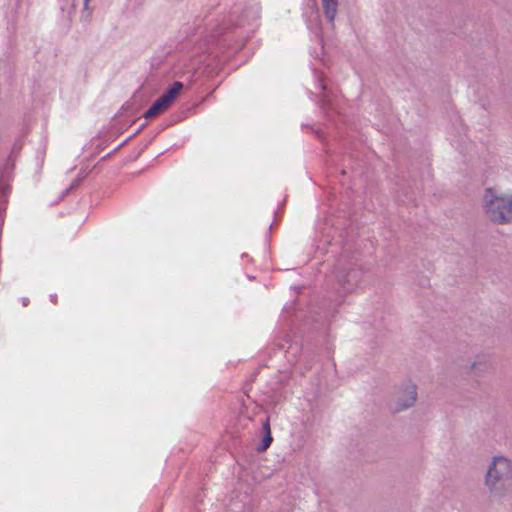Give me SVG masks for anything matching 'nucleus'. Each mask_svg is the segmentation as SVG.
Wrapping results in <instances>:
<instances>
[{
  "label": "nucleus",
  "mask_w": 512,
  "mask_h": 512,
  "mask_svg": "<svg viewBox=\"0 0 512 512\" xmlns=\"http://www.w3.org/2000/svg\"><path fill=\"white\" fill-rule=\"evenodd\" d=\"M470 374L474 377H482L492 370V361L487 354H478L470 364Z\"/></svg>",
  "instance_id": "39448f33"
},
{
  "label": "nucleus",
  "mask_w": 512,
  "mask_h": 512,
  "mask_svg": "<svg viewBox=\"0 0 512 512\" xmlns=\"http://www.w3.org/2000/svg\"><path fill=\"white\" fill-rule=\"evenodd\" d=\"M322 6L325 16L333 24L337 15L338 1L337 0H322Z\"/></svg>",
  "instance_id": "423d86ee"
},
{
  "label": "nucleus",
  "mask_w": 512,
  "mask_h": 512,
  "mask_svg": "<svg viewBox=\"0 0 512 512\" xmlns=\"http://www.w3.org/2000/svg\"><path fill=\"white\" fill-rule=\"evenodd\" d=\"M183 88L181 82H175L159 99H157L152 106L145 112V118H153L163 113L169 108L171 103L180 93Z\"/></svg>",
  "instance_id": "20e7f679"
},
{
  "label": "nucleus",
  "mask_w": 512,
  "mask_h": 512,
  "mask_svg": "<svg viewBox=\"0 0 512 512\" xmlns=\"http://www.w3.org/2000/svg\"><path fill=\"white\" fill-rule=\"evenodd\" d=\"M51 300H52L53 302H56V300H55V296H51Z\"/></svg>",
  "instance_id": "9d476101"
},
{
  "label": "nucleus",
  "mask_w": 512,
  "mask_h": 512,
  "mask_svg": "<svg viewBox=\"0 0 512 512\" xmlns=\"http://www.w3.org/2000/svg\"><path fill=\"white\" fill-rule=\"evenodd\" d=\"M417 397V385L411 380L403 381L396 390L393 411L399 413L414 407Z\"/></svg>",
  "instance_id": "7ed1b4c3"
},
{
  "label": "nucleus",
  "mask_w": 512,
  "mask_h": 512,
  "mask_svg": "<svg viewBox=\"0 0 512 512\" xmlns=\"http://www.w3.org/2000/svg\"><path fill=\"white\" fill-rule=\"evenodd\" d=\"M90 1H91V0H84V9H85V10H88V9H89Z\"/></svg>",
  "instance_id": "1a4fd4ad"
},
{
  "label": "nucleus",
  "mask_w": 512,
  "mask_h": 512,
  "mask_svg": "<svg viewBox=\"0 0 512 512\" xmlns=\"http://www.w3.org/2000/svg\"><path fill=\"white\" fill-rule=\"evenodd\" d=\"M483 481L490 499L500 501L509 498L512 495V460L504 455H494Z\"/></svg>",
  "instance_id": "f257e3e1"
},
{
  "label": "nucleus",
  "mask_w": 512,
  "mask_h": 512,
  "mask_svg": "<svg viewBox=\"0 0 512 512\" xmlns=\"http://www.w3.org/2000/svg\"><path fill=\"white\" fill-rule=\"evenodd\" d=\"M360 280V272L358 270H353L349 272L347 275L341 276L339 281L345 286H353L357 284Z\"/></svg>",
  "instance_id": "0eeeda50"
},
{
  "label": "nucleus",
  "mask_w": 512,
  "mask_h": 512,
  "mask_svg": "<svg viewBox=\"0 0 512 512\" xmlns=\"http://www.w3.org/2000/svg\"><path fill=\"white\" fill-rule=\"evenodd\" d=\"M486 218L495 225L512 224V191L488 187L481 199Z\"/></svg>",
  "instance_id": "f03ea898"
},
{
  "label": "nucleus",
  "mask_w": 512,
  "mask_h": 512,
  "mask_svg": "<svg viewBox=\"0 0 512 512\" xmlns=\"http://www.w3.org/2000/svg\"><path fill=\"white\" fill-rule=\"evenodd\" d=\"M263 429L265 431V435H264V438L262 440V445H261V450H266L271 442H272V436H271V431H270V424H269V421L266 420L263 424Z\"/></svg>",
  "instance_id": "6e6552de"
}]
</instances>
